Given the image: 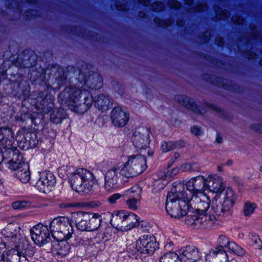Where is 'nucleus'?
Listing matches in <instances>:
<instances>
[{"mask_svg": "<svg viewBox=\"0 0 262 262\" xmlns=\"http://www.w3.org/2000/svg\"><path fill=\"white\" fill-rule=\"evenodd\" d=\"M74 71V76L69 72L66 75L63 73L61 78L58 79L59 88L64 83L68 77H70V84L58 95V101L61 104H67L70 109L76 113L83 114L88 111L93 103V98L90 91L85 87L92 90L100 89L102 86V79L97 73L89 74L86 76L79 70L71 68Z\"/></svg>", "mask_w": 262, "mask_h": 262, "instance_id": "f257e3e1", "label": "nucleus"}, {"mask_svg": "<svg viewBox=\"0 0 262 262\" xmlns=\"http://www.w3.org/2000/svg\"><path fill=\"white\" fill-rule=\"evenodd\" d=\"M216 193L212 201L211 210L218 216H228L232 214L236 196L230 187H225L221 178L209 177L206 179V189Z\"/></svg>", "mask_w": 262, "mask_h": 262, "instance_id": "f03ea898", "label": "nucleus"}, {"mask_svg": "<svg viewBox=\"0 0 262 262\" xmlns=\"http://www.w3.org/2000/svg\"><path fill=\"white\" fill-rule=\"evenodd\" d=\"M184 191L183 185L178 184L167 194L165 208L171 217L179 219L185 216L189 207L188 198Z\"/></svg>", "mask_w": 262, "mask_h": 262, "instance_id": "7ed1b4c3", "label": "nucleus"}, {"mask_svg": "<svg viewBox=\"0 0 262 262\" xmlns=\"http://www.w3.org/2000/svg\"><path fill=\"white\" fill-rule=\"evenodd\" d=\"M20 227L16 223L8 224L1 232L5 240L2 245L7 249L25 250L28 248L29 242L20 234Z\"/></svg>", "mask_w": 262, "mask_h": 262, "instance_id": "20e7f679", "label": "nucleus"}, {"mask_svg": "<svg viewBox=\"0 0 262 262\" xmlns=\"http://www.w3.org/2000/svg\"><path fill=\"white\" fill-rule=\"evenodd\" d=\"M139 220V217L133 212L120 210L112 214L110 223L117 230L127 231L137 226L142 227L143 224Z\"/></svg>", "mask_w": 262, "mask_h": 262, "instance_id": "39448f33", "label": "nucleus"}, {"mask_svg": "<svg viewBox=\"0 0 262 262\" xmlns=\"http://www.w3.org/2000/svg\"><path fill=\"white\" fill-rule=\"evenodd\" d=\"M69 180L73 189L77 192L92 190L95 180L93 174L84 168H79L71 173Z\"/></svg>", "mask_w": 262, "mask_h": 262, "instance_id": "423d86ee", "label": "nucleus"}, {"mask_svg": "<svg viewBox=\"0 0 262 262\" xmlns=\"http://www.w3.org/2000/svg\"><path fill=\"white\" fill-rule=\"evenodd\" d=\"M50 231L52 237L56 240L68 239L73 233L71 221L65 216L54 218L50 222Z\"/></svg>", "mask_w": 262, "mask_h": 262, "instance_id": "0eeeda50", "label": "nucleus"}, {"mask_svg": "<svg viewBox=\"0 0 262 262\" xmlns=\"http://www.w3.org/2000/svg\"><path fill=\"white\" fill-rule=\"evenodd\" d=\"M147 167L146 160L141 155H132L128 158L121 169V175L126 178L135 177L144 171Z\"/></svg>", "mask_w": 262, "mask_h": 262, "instance_id": "6e6552de", "label": "nucleus"}, {"mask_svg": "<svg viewBox=\"0 0 262 262\" xmlns=\"http://www.w3.org/2000/svg\"><path fill=\"white\" fill-rule=\"evenodd\" d=\"M186 189L183 187L184 191L188 199L203 193L206 190V179L199 176L190 179L185 185Z\"/></svg>", "mask_w": 262, "mask_h": 262, "instance_id": "1a4fd4ad", "label": "nucleus"}, {"mask_svg": "<svg viewBox=\"0 0 262 262\" xmlns=\"http://www.w3.org/2000/svg\"><path fill=\"white\" fill-rule=\"evenodd\" d=\"M30 232L32 241L40 247L49 243L51 240L47 226L41 224H38L31 228Z\"/></svg>", "mask_w": 262, "mask_h": 262, "instance_id": "9d476101", "label": "nucleus"}, {"mask_svg": "<svg viewBox=\"0 0 262 262\" xmlns=\"http://www.w3.org/2000/svg\"><path fill=\"white\" fill-rule=\"evenodd\" d=\"M158 248L156 238L151 235H144L136 241V249L144 254H152Z\"/></svg>", "mask_w": 262, "mask_h": 262, "instance_id": "9b49d317", "label": "nucleus"}, {"mask_svg": "<svg viewBox=\"0 0 262 262\" xmlns=\"http://www.w3.org/2000/svg\"><path fill=\"white\" fill-rule=\"evenodd\" d=\"M54 98L46 92H39L36 98L35 107L39 113H48L54 107Z\"/></svg>", "mask_w": 262, "mask_h": 262, "instance_id": "f8f14e48", "label": "nucleus"}, {"mask_svg": "<svg viewBox=\"0 0 262 262\" xmlns=\"http://www.w3.org/2000/svg\"><path fill=\"white\" fill-rule=\"evenodd\" d=\"M150 130L146 127H140L136 129L132 138V142L135 147L139 149H146L150 143Z\"/></svg>", "mask_w": 262, "mask_h": 262, "instance_id": "ddd939ff", "label": "nucleus"}, {"mask_svg": "<svg viewBox=\"0 0 262 262\" xmlns=\"http://www.w3.org/2000/svg\"><path fill=\"white\" fill-rule=\"evenodd\" d=\"M56 182V178L52 172L43 171L40 174L35 187L39 191L47 193L52 191Z\"/></svg>", "mask_w": 262, "mask_h": 262, "instance_id": "4468645a", "label": "nucleus"}, {"mask_svg": "<svg viewBox=\"0 0 262 262\" xmlns=\"http://www.w3.org/2000/svg\"><path fill=\"white\" fill-rule=\"evenodd\" d=\"M2 153H4L5 158L9 160L8 166L12 170H16L21 164L26 163L23 161L22 156L15 146L2 150Z\"/></svg>", "mask_w": 262, "mask_h": 262, "instance_id": "2eb2a0df", "label": "nucleus"}, {"mask_svg": "<svg viewBox=\"0 0 262 262\" xmlns=\"http://www.w3.org/2000/svg\"><path fill=\"white\" fill-rule=\"evenodd\" d=\"M188 205L198 212H205L209 208L210 200L204 193L188 199Z\"/></svg>", "mask_w": 262, "mask_h": 262, "instance_id": "dca6fc26", "label": "nucleus"}, {"mask_svg": "<svg viewBox=\"0 0 262 262\" xmlns=\"http://www.w3.org/2000/svg\"><path fill=\"white\" fill-rule=\"evenodd\" d=\"M129 118L128 113L123 111L119 106L114 107L111 112L112 122L116 126L119 127L124 126L128 121Z\"/></svg>", "mask_w": 262, "mask_h": 262, "instance_id": "f3484780", "label": "nucleus"}, {"mask_svg": "<svg viewBox=\"0 0 262 262\" xmlns=\"http://www.w3.org/2000/svg\"><path fill=\"white\" fill-rule=\"evenodd\" d=\"M71 220L75 223L77 230L81 231H89V212H73L72 214Z\"/></svg>", "mask_w": 262, "mask_h": 262, "instance_id": "a211bd4d", "label": "nucleus"}, {"mask_svg": "<svg viewBox=\"0 0 262 262\" xmlns=\"http://www.w3.org/2000/svg\"><path fill=\"white\" fill-rule=\"evenodd\" d=\"M14 141V133L11 128L2 127L0 128V144L2 150L11 148Z\"/></svg>", "mask_w": 262, "mask_h": 262, "instance_id": "6ab92c4d", "label": "nucleus"}, {"mask_svg": "<svg viewBox=\"0 0 262 262\" xmlns=\"http://www.w3.org/2000/svg\"><path fill=\"white\" fill-rule=\"evenodd\" d=\"M206 260L208 262H228V256L222 247H216L206 255Z\"/></svg>", "mask_w": 262, "mask_h": 262, "instance_id": "aec40b11", "label": "nucleus"}, {"mask_svg": "<svg viewBox=\"0 0 262 262\" xmlns=\"http://www.w3.org/2000/svg\"><path fill=\"white\" fill-rule=\"evenodd\" d=\"M38 142L37 133L35 132H28L26 133L21 140L18 141V146L23 150H26L36 147Z\"/></svg>", "mask_w": 262, "mask_h": 262, "instance_id": "412c9836", "label": "nucleus"}, {"mask_svg": "<svg viewBox=\"0 0 262 262\" xmlns=\"http://www.w3.org/2000/svg\"><path fill=\"white\" fill-rule=\"evenodd\" d=\"M181 252L180 259L182 262H195L201 258L198 250L193 246L182 248Z\"/></svg>", "mask_w": 262, "mask_h": 262, "instance_id": "4be33fe9", "label": "nucleus"}, {"mask_svg": "<svg viewBox=\"0 0 262 262\" xmlns=\"http://www.w3.org/2000/svg\"><path fill=\"white\" fill-rule=\"evenodd\" d=\"M121 174V169L118 167H113L108 170L105 175V188L109 191L116 186L118 178V173Z\"/></svg>", "mask_w": 262, "mask_h": 262, "instance_id": "5701e85b", "label": "nucleus"}, {"mask_svg": "<svg viewBox=\"0 0 262 262\" xmlns=\"http://www.w3.org/2000/svg\"><path fill=\"white\" fill-rule=\"evenodd\" d=\"M176 99L179 103L196 114L202 115L204 114L205 112L204 110L199 108L198 106L194 103V100L192 99H191L186 96H178L176 97Z\"/></svg>", "mask_w": 262, "mask_h": 262, "instance_id": "b1692460", "label": "nucleus"}, {"mask_svg": "<svg viewBox=\"0 0 262 262\" xmlns=\"http://www.w3.org/2000/svg\"><path fill=\"white\" fill-rule=\"evenodd\" d=\"M216 220V219L214 215L205 214V212H198L196 228H211Z\"/></svg>", "mask_w": 262, "mask_h": 262, "instance_id": "393cba45", "label": "nucleus"}, {"mask_svg": "<svg viewBox=\"0 0 262 262\" xmlns=\"http://www.w3.org/2000/svg\"><path fill=\"white\" fill-rule=\"evenodd\" d=\"M93 102L96 108L102 112H105L109 110L111 103L110 98L108 95L100 94L98 95L93 99Z\"/></svg>", "mask_w": 262, "mask_h": 262, "instance_id": "a878e982", "label": "nucleus"}, {"mask_svg": "<svg viewBox=\"0 0 262 262\" xmlns=\"http://www.w3.org/2000/svg\"><path fill=\"white\" fill-rule=\"evenodd\" d=\"M57 243H55L54 254L55 255L61 257L68 255L70 251V245L67 242V239L57 240Z\"/></svg>", "mask_w": 262, "mask_h": 262, "instance_id": "bb28decb", "label": "nucleus"}, {"mask_svg": "<svg viewBox=\"0 0 262 262\" xmlns=\"http://www.w3.org/2000/svg\"><path fill=\"white\" fill-rule=\"evenodd\" d=\"M16 170L15 175L21 182L26 183L30 181V171L29 166L27 163L21 164V166Z\"/></svg>", "mask_w": 262, "mask_h": 262, "instance_id": "cd10ccee", "label": "nucleus"}, {"mask_svg": "<svg viewBox=\"0 0 262 262\" xmlns=\"http://www.w3.org/2000/svg\"><path fill=\"white\" fill-rule=\"evenodd\" d=\"M89 231L97 230L102 222V217L98 213L92 214L89 212Z\"/></svg>", "mask_w": 262, "mask_h": 262, "instance_id": "c85d7f7f", "label": "nucleus"}, {"mask_svg": "<svg viewBox=\"0 0 262 262\" xmlns=\"http://www.w3.org/2000/svg\"><path fill=\"white\" fill-rule=\"evenodd\" d=\"M185 222L189 226L193 227V228H196V222H198V212L191 209V207H189L187 211V213Z\"/></svg>", "mask_w": 262, "mask_h": 262, "instance_id": "c756f323", "label": "nucleus"}, {"mask_svg": "<svg viewBox=\"0 0 262 262\" xmlns=\"http://www.w3.org/2000/svg\"><path fill=\"white\" fill-rule=\"evenodd\" d=\"M66 117V112L63 108H55L50 115V120L55 124H58L61 122L62 120Z\"/></svg>", "mask_w": 262, "mask_h": 262, "instance_id": "7c9ffc66", "label": "nucleus"}, {"mask_svg": "<svg viewBox=\"0 0 262 262\" xmlns=\"http://www.w3.org/2000/svg\"><path fill=\"white\" fill-rule=\"evenodd\" d=\"M159 262H182L179 255L172 252L164 254L160 258Z\"/></svg>", "mask_w": 262, "mask_h": 262, "instance_id": "2f4dec72", "label": "nucleus"}, {"mask_svg": "<svg viewBox=\"0 0 262 262\" xmlns=\"http://www.w3.org/2000/svg\"><path fill=\"white\" fill-rule=\"evenodd\" d=\"M13 251L12 254H9L7 257L5 256V262H20L21 256L20 250L18 249H12Z\"/></svg>", "mask_w": 262, "mask_h": 262, "instance_id": "473e14b6", "label": "nucleus"}, {"mask_svg": "<svg viewBox=\"0 0 262 262\" xmlns=\"http://www.w3.org/2000/svg\"><path fill=\"white\" fill-rule=\"evenodd\" d=\"M142 193V189L138 185H134L130 189L124 192L125 195L129 197L140 198Z\"/></svg>", "mask_w": 262, "mask_h": 262, "instance_id": "72a5a7b5", "label": "nucleus"}, {"mask_svg": "<svg viewBox=\"0 0 262 262\" xmlns=\"http://www.w3.org/2000/svg\"><path fill=\"white\" fill-rule=\"evenodd\" d=\"M249 238L251 245L256 249H260L262 247V242L258 235L252 233L250 234Z\"/></svg>", "mask_w": 262, "mask_h": 262, "instance_id": "f704fd0d", "label": "nucleus"}, {"mask_svg": "<svg viewBox=\"0 0 262 262\" xmlns=\"http://www.w3.org/2000/svg\"><path fill=\"white\" fill-rule=\"evenodd\" d=\"M256 205L255 203L251 202H246L244 207V214L246 216H250L253 212Z\"/></svg>", "mask_w": 262, "mask_h": 262, "instance_id": "c9c22d12", "label": "nucleus"}, {"mask_svg": "<svg viewBox=\"0 0 262 262\" xmlns=\"http://www.w3.org/2000/svg\"><path fill=\"white\" fill-rule=\"evenodd\" d=\"M229 249L239 256H244L245 254V250L236 245L234 242H231V243H229Z\"/></svg>", "mask_w": 262, "mask_h": 262, "instance_id": "e433bc0d", "label": "nucleus"}, {"mask_svg": "<svg viewBox=\"0 0 262 262\" xmlns=\"http://www.w3.org/2000/svg\"><path fill=\"white\" fill-rule=\"evenodd\" d=\"M140 198L129 197L126 200V204L127 207L133 210H135L138 208V204Z\"/></svg>", "mask_w": 262, "mask_h": 262, "instance_id": "4c0bfd02", "label": "nucleus"}, {"mask_svg": "<svg viewBox=\"0 0 262 262\" xmlns=\"http://www.w3.org/2000/svg\"><path fill=\"white\" fill-rule=\"evenodd\" d=\"M31 203L28 201H18L12 204V207L15 209H23L29 207Z\"/></svg>", "mask_w": 262, "mask_h": 262, "instance_id": "58836bf2", "label": "nucleus"}, {"mask_svg": "<svg viewBox=\"0 0 262 262\" xmlns=\"http://www.w3.org/2000/svg\"><path fill=\"white\" fill-rule=\"evenodd\" d=\"M176 147V143L174 142H163L161 146V150L165 152L169 151Z\"/></svg>", "mask_w": 262, "mask_h": 262, "instance_id": "ea45409f", "label": "nucleus"}, {"mask_svg": "<svg viewBox=\"0 0 262 262\" xmlns=\"http://www.w3.org/2000/svg\"><path fill=\"white\" fill-rule=\"evenodd\" d=\"M216 17L219 19H225L230 16V12L228 10H223L220 8L215 9Z\"/></svg>", "mask_w": 262, "mask_h": 262, "instance_id": "a19ab883", "label": "nucleus"}, {"mask_svg": "<svg viewBox=\"0 0 262 262\" xmlns=\"http://www.w3.org/2000/svg\"><path fill=\"white\" fill-rule=\"evenodd\" d=\"M217 243L219 244V246L217 247H222L224 249V247H227L229 248V243H231V242L229 241L228 238L226 236L221 235L219 236L217 239Z\"/></svg>", "mask_w": 262, "mask_h": 262, "instance_id": "79ce46f5", "label": "nucleus"}, {"mask_svg": "<svg viewBox=\"0 0 262 262\" xmlns=\"http://www.w3.org/2000/svg\"><path fill=\"white\" fill-rule=\"evenodd\" d=\"M195 163L190 164L185 163L182 165L181 169L183 171H192L198 170V168L196 166Z\"/></svg>", "mask_w": 262, "mask_h": 262, "instance_id": "37998d69", "label": "nucleus"}, {"mask_svg": "<svg viewBox=\"0 0 262 262\" xmlns=\"http://www.w3.org/2000/svg\"><path fill=\"white\" fill-rule=\"evenodd\" d=\"M154 21L157 25V26L160 27H166L170 26L172 24L171 20L170 19H166L165 21H162L157 17L154 19Z\"/></svg>", "mask_w": 262, "mask_h": 262, "instance_id": "c03bdc74", "label": "nucleus"}, {"mask_svg": "<svg viewBox=\"0 0 262 262\" xmlns=\"http://www.w3.org/2000/svg\"><path fill=\"white\" fill-rule=\"evenodd\" d=\"M208 8L206 4L203 3L196 5L195 7L191 8L189 11L190 12H202L207 10Z\"/></svg>", "mask_w": 262, "mask_h": 262, "instance_id": "a18cd8bd", "label": "nucleus"}, {"mask_svg": "<svg viewBox=\"0 0 262 262\" xmlns=\"http://www.w3.org/2000/svg\"><path fill=\"white\" fill-rule=\"evenodd\" d=\"M180 169L178 167L173 168L168 170L166 174H164V178H168L170 179L171 177L176 176L179 172Z\"/></svg>", "mask_w": 262, "mask_h": 262, "instance_id": "49530a36", "label": "nucleus"}, {"mask_svg": "<svg viewBox=\"0 0 262 262\" xmlns=\"http://www.w3.org/2000/svg\"><path fill=\"white\" fill-rule=\"evenodd\" d=\"M165 8V5L163 3L156 2L152 6V9L155 11H160Z\"/></svg>", "mask_w": 262, "mask_h": 262, "instance_id": "de8ad7c7", "label": "nucleus"}, {"mask_svg": "<svg viewBox=\"0 0 262 262\" xmlns=\"http://www.w3.org/2000/svg\"><path fill=\"white\" fill-rule=\"evenodd\" d=\"M121 197V195L120 193H114L108 197L107 201L110 204H113L116 203L117 201L120 199Z\"/></svg>", "mask_w": 262, "mask_h": 262, "instance_id": "09e8293b", "label": "nucleus"}, {"mask_svg": "<svg viewBox=\"0 0 262 262\" xmlns=\"http://www.w3.org/2000/svg\"><path fill=\"white\" fill-rule=\"evenodd\" d=\"M20 58H18V60H19ZM15 66L17 67H19L20 68H29L30 66H32V64H29L28 62L24 61H22L21 63H19V61H16L15 63Z\"/></svg>", "mask_w": 262, "mask_h": 262, "instance_id": "8fccbe9b", "label": "nucleus"}, {"mask_svg": "<svg viewBox=\"0 0 262 262\" xmlns=\"http://www.w3.org/2000/svg\"><path fill=\"white\" fill-rule=\"evenodd\" d=\"M233 23L237 25H242L244 23V19L238 15H234L232 17Z\"/></svg>", "mask_w": 262, "mask_h": 262, "instance_id": "3c124183", "label": "nucleus"}, {"mask_svg": "<svg viewBox=\"0 0 262 262\" xmlns=\"http://www.w3.org/2000/svg\"><path fill=\"white\" fill-rule=\"evenodd\" d=\"M168 4L171 8L178 9L180 7V3L176 0H169Z\"/></svg>", "mask_w": 262, "mask_h": 262, "instance_id": "603ef678", "label": "nucleus"}, {"mask_svg": "<svg viewBox=\"0 0 262 262\" xmlns=\"http://www.w3.org/2000/svg\"><path fill=\"white\" fill-rule=\"evenodd\" d=\"M251 128L254 132L262 133V124H253L251 125Z\"/></svg>", "mask_w": 262, "mask_h": 262, "instance_id": "864d4df0", "label": "nucleus"}, {"mask_svg": "<svg viewBox=\"0 0 262 262\" xmlns=\"http://www.w3.org/2000/svg\"><path fill=\"white\" fill-rule=\"evenodd\" d=\"M191 132L195 136H199L202 134L201 128L195 126L191 127Z\"/></svg>", "mask_w": 262, "mask_h": 262, "instance_id": "5fc2aeb1", "label": "nucleus"}, {"mask_svg": "<svg viewBox=\"0 0 262 262\" xmlns=\"http://www.w3.org/2000/svg\"><path fill=\"white\" fill-rule=\"evenodd\" d=\"M173 245L174 244L172 241L167 242L164 246L165 250L169 251L168 252H171V251L173 249Z\"/></svg>", "mask_w": 262, "mask_h": 262, "instance_id": "6e6d98bb", "label": "nucleus"}, {"mask_svg": "<svg viewBox=\"0 0 262 262\" xmlns=\"http://www.w3.org/2000/svg\"><path fill=\"white\" fill-rule=\"evenodd\" d=\"M215 43L219 46H222L224 43V40L223 38L219 37L215 39Z\"/></svg>", "mask_w": 262, "mask_h": 262, "instance_id": "4d7b16f0", "label": "nucleus"}, {"mask_svg": "<svg viewBox=\"0 0 262 262\" xmlns=\"http://www.w3.org/2000/svg\"><path fill=\"white\" fill-rule=\"evenodd\" d=\"M164 174H166L163 171H159L158 172V175H159V178L161 179H164V180H169L168 178H164Z\"/></svg>", "mask_w": 262, "mask_h": 262, "instance_id": "13d9d810", "label": "nucleus"}, {"mask_svg": "<svg viewBox=\"0 0 262 262\" xmlns=\"http://www.w3.org/2000/svg\"><path fill=\"white\" fill-rule=\"evenodd\" d=\"M116 8L119 10L126 11V7L125 5L119 6L117 4L116 5Z\"/></svg>", "mask_w": 262, "mask_h": 262, "instance_id": "bf43d9fd", "label": "nucleus"}, {"mask_svg": "<svg viewBox=\"0 0 262 262\" xmlns=\"http://www.w3.org/2000/svg\"><path fill=\"white\" fill-rule=\"evenodd\" d=\"M215 141L217 143H219V144L222 143L223 142V139H222V137H221L219 135H217Z\"/></svg>", "mask_w": 262, "mask_h": 262, "instance_id": "052dcab7", "label": "nucleus"}, {"mask_svg": "<svg viewBox=\"0 0 262 262\" xmlns=\"http://www.w3.org/2000/svg\"><path fill=\"white\" fill-rule=\"evenodd\" d=\"M204 35L206 36V38L204 40V41L206 42L209 40L210 37V33L207 32L205 33Z\"/></svg>", "mask_w": 262, "mask_h": 262, "instance_id": "680f3d73", "label": "nucleus"}, {"mask_svg": "<svg viewBox=\"0 0 262 262\" xmlns=\"http://www.w3.org/2000/svg\"><path fill=\"white\" fill-rule=\"evenodd\" d=\"M5 255L0 252V262H5Z\"/></svg>", "mask_w": 262, "mask_h": 262, "instance_id": "e2e57ef3", "label": "nucleus"}, {"mask_svg": "<svg viewBox=\"0 0 262 262\" xmlns=\"http://www.w3.org/2000/svg\"><path fill=\"white\" fill-rule=\"evenodd\" d=\"M141 3L144 4L145 6H148L149 5V0H140Z\"/></svg>", "mask_w": 262, "mask_h": 262, "instance_id": "0e129e2a", "label": "nucleus"}, {"mask_svg": "<svg viewBox=\"0 0 262 262\" xmlns=\"http://www.w3.org/2000/svg\"><path fill=\"white\" fill-rule=\"evenodd\" d=\"M177 25L178 26L182 27L184 25V21L182 19V20L179 19L177 21Z\"/></svg>", "mask_w": 262, "mask_h": 262, "instance_id": "69168bd1", "label": "nucleus"}, {"mask_svg": "<svg viewBox=\"0 0 262 262\" xmlns=\"http://www.w3.org/2000/svg\"><path fill=\"white\" fill-rule=\"evenodd\" d=\"M61 206L65 208H70L74 206L72 204H62Z\"/></svg>", "mask_w": 262, "mask_h": 262, "instance_id": "338daca9", "label": "nucleus"}, {"mask_svg": "<svg viewBox=\"0 0 262 262\" xmlns=\"http://www.w3.org/2000/svg\"><path fill=\"white\" fill-rule=\"evenodd\" d=\"M186 4L188 5H191L193 3V0H184Z\"/></svg>", "mask_w": 262, "mask_h": 262, "instance_id": "774afa93", "label": "nucleus"}]
</instances>
